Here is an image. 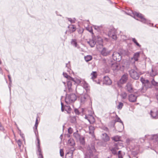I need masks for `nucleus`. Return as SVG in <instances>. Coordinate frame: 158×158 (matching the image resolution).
I'll return each mask as SVG.
<instances>
[{"label":"nucleus","mask_w":158,"mask_h":158,"mask_svg":"<svg viewBox=\"0 0 158 158\" xmlns=\"http://www.w3.org/2000/svg\"><path fill=\"white\" fill-rule=\"evenodd\" d=\"M70 122L72 123H75L76 122V119L75 116H72L70 117Z\"/></svg>","instance_id":"obj_32"},{"label":"nucleus","mask_w":158,"mask_h":158,"mask_svg":"<svg viewBox=\"0 0 158 158\" xmlns=\"http://www.w3.org/2000/svg\"><path fill=\"white\" fill-rule=\"evenodd\" d=\"M112 83L111 80L108 76L104 77L103 80V84L106 85H110Z\"/></svg>","instance_id":"obj_8"},{"label":"nucleus","mask_w":158,"mask_h":158,"mask_svg":"<svg viewBox=\"0 0 158 158\" xmlns=\"http://www.w3.org/2000/svg\"><path fill=\"white\" fill-rule=\"evenodd\" d=\"M60 156H64V152L63 149H60Z\"/></svg>","instance_id":"obj_45"},{"label":"nucleus","mask_w":158,"mask_h":158,"mask_svg":"<svg viewBox=\"0 0 158 158\" xmlns=\"http://www.w3.org/2000/svg\"><path fill=\"white\" fill-rule=\"evenodd\" d=\"M137 96L134 94H131L129 95L128 100L131 102H135L136 101Z\"/></svg>","instance_id":"obj_10"},{"label":"nucleus","mask_w":158,"mask_h":158,"mask_svg":"<svg viewBox=\"0 0 158 158\" xmlns=\"http://www.w3.org/2000/svg\"><path fill=\"white\" fill-rule=\"evenodd\" d=\"M97 74L96 72H93L91 73V76H92L91 78L93 79H95L97 77Z\"/></svg>","instance_id":"obj_34"},{"label":"nucleus","mask_w":158,"mask_h":158,"mask_svg":"<svg viewBox=\"0 0 158 158\" xmlns=\"http://www.w3.org/2000/svg\"><path fill=\"white\" fill-rule=\"evenodd\" d=\"M134 15L140 19V21L142 22L147 24H150L149 21L145 19L144 16L140 13L135 12L134 13Z\"/></svg>","instance_id":"obj_4"},{"label":"nucleus","mask_w":158,"mask_h":158,"mask_svg":"<svg viewBox=\"0 0 158 158\" xmlns=\"http://www.w3.org/2000/svg\"><path fill=\"white\" fill-rule=\"evenodd\" d=\"M38 116H37L36 118V122H35V127H36V128H37V127H38Z\"/></svg>","instance_id":"obj_49"},{"label":"nucleus","mask_w":158,"mask_h":158,"mask_svg":"<svg viewBox=\"0 0 158 158\" xmlns=\"http://www.w3.org/2000/svg\"><path fill=\"white\" fill-rule=\"evenodd\" d=\"M81 102L83 104L85 103H91V100L89 96L87 94H85L81 96Z\"/></svg>","instance_id":"obj_2"},{"label":"nucleus","mask_w":158,"mask_h":158,"mask_svg":"<svg viewBox=\"0 0 158 158\" xmlns=\"http://www.w3.org/2000/svg\"><path fill=\"white\" fill-rule=\"evenodd\" d=\"M17 143L18 144L19 146L20 147L22 143L21 141L20 140H18Z\"/></svg>","instance_id":"obj_51"},{"label":"nucleus","mask_w":158,"mask_h":158,"mask_svg":"<svg viewBox=\"0 0 158 158\" xmlns=\"http://www.w3.org/2000/svg\"><path fill=\"white\" fill-rule=\"evenodd\" d=\"M113 60L117 61H120L121 59V56L119 53L117 52H114L112 55Z\"/></svg>","instance_id":"obj_7"},{"label":"nucleus","mask_w":158,"mask_h":158,"mask_svg":"<svg viewBox=\"0 0 158 158\" xmlns=\"http://www.w3.org/2000/svg\"><path fill=\"white\" fill-rule=\"evenodd\" d=\"M140 54L139 52L135 53L133 57L131 58L132 60H134L135 61H137L138 60V58L139 57Z\"/></svg>","instance_id":"obj_20"},{"label":"nucleus","mask_w":158,"mask_h":158,"mask_svg":"<svg viewBox=\"0 0 158 158\" xmlns=\"http://www.w3.org/2000/svg\"><path fill=\"white\" fill-rule=\"evenodd\" d=\"M0 130L3 131H4V128L2 126L1 123H0Z\"/></svg>","instance_id":"obj_52"},{"label":"nucleus","mask_w":158,"mask_h":158,"mask_svg":"<svg viewBox=\"0 0 158 158\" xmlns=\"http://www.w3.org/2000/svg\"><path fill=\"white\" fill-rule=\"evenodd\" d=\"M123 106V103L121 102H119V104L117 106V108L118 109L121 110Z\"/></svg>","instance_id":"obj_40"},{"label":"nucleus","mask_w":158,"mask_h":158,"mask_svg":"<svg viewBox=\"0 0 158 158\" xmlns=\"http://www.w3.org/2000/svg\"><path fill=\"white\" fill-rule=\"evenodd\" d=\"M156 75V73L154 72L152 69V71L150 73V75L152 77H154Z\"/></svg>","instance_id":"obj_41"},{"label":"nucleus","mask_w":158,"mask_h":158,"mask_svg":"<svg viewBox=\"0 0 158 158\" xmlns=\"http://www.w3.org/2000/svg\"><path fill=\"white\" fill-rule=\"evenodd\" d=\"M118 158H123L122 154L118 155Z\"/></svg>","instance_id":"obj_58"},{"label":"nucleus","mask_w":158,"mask_h":158,"mask_svg":"<svg viewBox=\"0 0 158 158\" xmlns=\"http://www.w3.org/2000/svg\"><path fill=\"white\" fill-rule=\"evenodd\" d=\"M120 96L123 99H125L127 98V95L126 93L123 92L121 94Z\"/></svg>","instance_id":"obj_36"},{"label":"nucleus","mask_w":158,"mask_h":158,"mask_svg":"<svg viewBox=\"0 0 158 158\" xmlns=\"http://www.w3.org/2000/svg\"><path fill=\"white\" fill-rule=\"evenodd\" d=\"M65 158H73V153L68 152L66 154Z\"/></svg>","instance_id":"obj_33"},{"label":"nucleus","mask_w":158,"mask_h":158,"mask_svg":"<svg viewBox=\"0 0 158 158\" xmlns=\"http://www.w3.org/2000/svg\"><path fill=\"white\" fill-rule=\"evenodd\" d=\"M61 107H64V106L63 103L62 102H61Z\"/></svg>","instance_id":"obj_62"},{"label":"nucleus","mask_w":158,"mask_h":158,"mask_svg":"<svg viewBox=\"0 0 158 158\" xmlns=\"http://www.w3.org/2000/svg\"><path fill=\"white\" fill-rule=\"evenodd\" d=\"M82 84H83V87L85 89L86 92H88L89 91V86L88 84L85 81H83L82 82Z\"/></svg>","instance_id":"obj_21"},{"label":"nucleus","mask_w":158,"mask_h":158,"mask_svg":"<svg viewBox=\"0 0 158 158\" xmlns=\"http://www.w3.org/2000/svg\"><path fill=\"white\" fill-rule=\"evenodd\" d=\"M68 28L69 29V31L71 33L75 31L76 29V26L74 25H69Z\"/></svg>","instance_id":"obj_15"},{"label":"nucleus","mask_w":158,"mask_h":158,"mask_svg":"<svg viewBox=\"0 0 158 158\" xmlns=\"http://www.w3.org/2000/svg\"><path fill=\"white\" fill-rule=\"evenodd\" d=\"M143 84H144L145 89L143 87L141 90V93H144L146 92L147 88H151V87L150 83L148 80H145Z\"/></svg>","instance_id":"obj_6"},{"label":"nucleus","mask_w":158,"mask_h":158,"mask_svg":"<svg viewBox=\"0 0 158 158\" xmlns=\"http://www.w3.org/2000/svg\"><path fill=\"white\" fill-rule=\"evenodd\" d=\"M96 40V41L95 42L96 44H98L102 46L103 41L102 39L100 37L98 36Z\"/></svg>","instance_id":"obj_18"},{"label":"nucleus","mask_w":158,"mask_h":158,"mask_svg":"<svg viewBox=\"0 0 158 158\" xmlns=\"http://www.w3.org/2000/svg\"><path fill=\"white\" fill-rule=\"evenodd\" d=\"M37 140L38 144L37 145V154H38L42 153V152L40 146V140L39 139L38 137L37 138Z\"/></svg>","instance_id":"obj_17"},{"label":"nucleus","mask_w":158,"mask_h":158,"mask_svg":"<svg viewBox=\"0 0 158 158\" xmlns=\"http://www.w3.org/2000/svg\"><path fill=\"white\" fill-rule=\"evenodd\" d=\"M87 153L89 155V156L86 155L85 158H87V156L90 157L93 156L94 154L96 152V150L95 149L94 145L93 144H91L88 148Z\"/></svg>","instance_id":"obj_3"},{"label":"nucleus","mask_w":158,"mask_h":158,"mask_svg":"<svg viewBox=\"0 0 158 158\" xmlns=\"http://www.w3.org/2000/svg\"><path fill=\"white\" fill-rule=\"evenodd\" d=\"M71 80H72L73 82H75V83L78 84L80 83L81 82V81L80 80L77 79H74L73 78V79H71Z\"/></svg>","instance_id":"obj_37"},{"label":"nucleus","mask_w":158,"mask_h":158,"mask_svg":"<svg viewBox=\"0 0 158 158\" xmlns=\"http://www.w3.org/2000/svg\"><path fill=\"white\" fill-rule=\"evenodd\" d=\"M151 115L153 118H158V112L154 113L151 111Z\"/></svg>","instance_id":"obj_25"},{"label":"nucleus","mask_w":158,"mask_h":158,"mask_svg":"<svg viewBox=\"0 0 158 158\" xmlns=\"http://www.w3.org/2000/svg\"><path fill=\"white\" fill-rule=\"evenodd\" d=\"M38 158H43V156L42 153L37 154Z\"/></svg>","instance_id":"obj_53"},{"label":"nucleus","mask_w":158,"mask_h":158,"mask_svg":"<svg viewBox=\"0 0 158 158\" xmlns=\"http://www.w3.org/2000/svg\"><path fill=\"white\" fill-rule=\"evenodd\" d=\"M132 41L135 44L139 47H141V45H140L137 42L136 39L135 38H132Z\"/></svg>","instance_id":"obj_35"},{"label":"nucleus","mask_w":158,"mask_h":158,"mask_svg":"<svg viewBox=\"0 0 158 158\" xmlns=\"http://www.w3.org/2000/svg\"><path fill=\"white\" fill-rule=\"evenodd\" d=\"M152 139L156 141H158V136L156 135H154L152 137Z\"/></svg>","instance_id":"obj_42"},{"label":"nucleus","mask_w":158,"mask_h":158,"mask_svg":"<svg viewBox=\"0 0 158 158\" xmlns=\"http://www.w3.org/2000/svg\"><path fill=\"white\" fill-rule=\"evenodd\" d=\"M116 116L117 117L115 120V122H119L120 123H122V124H123V123L121 120V119H120V118L119 117H118L117 115H116Z\"/></svg>","instance_id":"obj_43"},{"label":"nucleus","mask_w":158,"mask_h":158,"mask_svg":"<svg viewBox=\"0 0 158 158\" xmlns=\"http://www.w3.org/2000/svg\"><path fill=\"white\" fill-rule=\"evenodd\" d=\"M110 51L108 50L107 49L104 48L101 51V54L103 56H106L110 55Z\"/></svg>","instance_id":"obj_9"},{"label":"nucleus","mask_w":158,"mask_h":158,"mask_svg":"<svg viewBox=\"0 0 158 158\" xmlns=\"http://www.w3.org/2000/svg\"><path fill=\"white\" fill-rule=\"evenodd\" d=\"M156 97L157 100H158V92L156 94Z\"/></svg>","instance_id":"obj_64"},{"label":"nucleus","mask_w":158,"mask_h":158,"mask_svg":"<svg viewBox=\"0 0 158 158\" xmlns=\"http://www.w3.org/2000/svg\"><path fill=\"white\" fill-rule=\"evenodd\" d=\"M152 84L156 86H158V82H156L155 81L154 79H152L151 81Z\"/></svg>","instance_id":"obj_39"},{"label":"nucleus","mask_w":158,"mask_h":158,"mask_svg":"<svg viewBox=\"0 0 158 158\" xmlns=\"http://www.w3.org/2000/svg\"><path fill=\"white\" fill-rule=\"evenodd\" d=\"M74 112L76 114L79 115L80 114L78 110L77 109H74Z\"/></svg>","instance_id":"obj_50"},{"label":"nucleus","mask_w":158,"mask_h":158,"mask_svg":"<svg viewBox=\"0 0 158 158\" xmlns=\"http://www.w3.org/2000/svg\"><path fill=\"white\" fill-rule=\"evenodd\" d=\"M37 128L35 127L34 128V132L36 136H37V135H38V132Z\"/></svg>","instance_id":"obj_47"},{"label":"nucleus","mask_w":158,"mask_h":158,"mask_svg":"<svg viewBox=\"0 0 158 158\" xmlns=\"http://www.w3.org/2000/svg\"><path fill=\"white\" fill-rule=\"evenodd\" d=\"M84 59L85 61L88 62L92 59V57L90 55H87V56L84 57Z\"/></svg>","instance_id":"obj_26"},{"label":"nucleus","mask_w":158,"mask_h":158,"mask_svg":"<svg viewBox=\"0 0 158 158\" xmlns=\"http://www.w3.org/2000/svg\"><path fill=\"white\" fill-rule=\"evenodd\" d=\"M94 129V127L92 126H91L89 127V130L90 131V130H91V131H90L89 132L90 133H94V131H93Z\"/></svg>","instance_id":"obj_48"},{"label":"nucleus","mask_w":158,"mask_h":158,"mask_svg":"<svg viewBox=\"0 0 158 158\" xmlns=\"http://www.w3.org/2000/svg\"><path fill=\"white\" fill-rule=\"evenodd\" d=\"M63 75L68 80H71V79H73V78L70 77L67 74L65 73H63Z\"/></svg>","instance_id":"obj_31"},{"label":"nucleus","mask_w":158,"mask_h":158,"mask_svg":"<svg viewBox=\"0 0 158 158\" xmlns=\"http://www.w3.org/2000/svg\"><path fill=\"white\" fill-rule=\"evenodd\" d=\"M72 80H69L67 81V87L69 92L72 91Z\"/></svg>","instance_id":"obj_19"},{"label":"nucleus","mask_w":158,"mask_h":158,"mask_svg":"<svg viewBox=\"0 0 158 158\" xmlns=\"http://www.w3.org/2000/svg\"><path fill=\"white\" fill-rule=\"evenodd\" d=\"M129 73L131 77L135 80L138 79L139 77V73L134 69H131Z\"/></svg>","instance_id":"obj_5"},{"label":"nucleus","mask_w":158,"mask_h":158,"mask_svg":"<svg viewBox=\"0 0 158 158\" xmlns=\"http://www.w3.org/2000/svg\"><path fill=\"white\" fill-rule=\"evenodd\" d=\"M78 131L77 130L76 131L74 132L73 134V136L74 137L77 141H78V139H80L82 136L78 133Z\"/></svg>","instance_id":"obj_16"},{"label":"nucleus","mask_w":158,"mask_h":158,"mask_svg":"<svg viewBox=\"0 0 158 158\" xmlns=\"http://www.w3.org/2000/svg\"><path fill=\"white\" fill-rule=\"evenodd\" d=\"M145 80L143 77H141L140 78V81L143 84L144 82L145 81Z\"/></svg>","instance_id":"obj_54"},{"label":"nucleus","mask_w":158,"mask_h":158,"mask_svg":"<svg viewBox=\"0 0 158 158\" xmlns=\"http://www.w3.org/2000/svg\"><path fill=\"white\" fill-rule=\"evenodd\" d=\"M85 118L86 119H88V120L89 122H90V119H89L88 118V117H86V116L85 117Z\"/></svg>","instance_id":"obj_61"},{"label":"nucleus","mask_w":158,"mask_h":158,"mask_svg":"<svg viewBox=\"0 0 158 158\" xmlns=\"http://www.w3.org/2000/svg\"><path fill=\"white\" fill-rule=\"evenodd\" d=\"M68 20L71 23H75V19H72L71 18H68Z\"/></svg>","instance_id":"obj_44"},{"label":"nucleus","mask_w":158,"mask_h":158,"mask_svg":"<svg viewBox=\"0 0 158 158\" xmlns=\"http://www.w3.org/2000/svg\"><path fill=\"white\" fill-rule=\"evenodd\" d=\"M121 151H119L118 152V155H119V154H121Z\"/></svg>","instance_id":"obj_60"},{"label":"nucleus","mask_w":158,"mask_h":158,"mask_svg":"<svg viewBox=\"0 0 158 158\" xmlns=\"http://www.w3.org/2000/svg\"><path fill=\"white\" fill-rule=\"evenodd\" d=\"M101 27H99L98 26H95L94 27V28L95 29L99 30L100 29V28H101Z\"/></svg>","instance_id":"obj_55"},{"label":"nucleus","mask_w":158,"mask_h":158,"mask_svg":"<svg viewBox=\"0 0 158 158\" xmlns=\"http://www.w3.org/2000/svg\"><path fill=\"white\" fill-rule=\"evenodd\" d=\"M127 89L129 92L132 91V87L131 84L130 83H128L127 85Z\"/></svg>","instance_id":"obj_24"},{"label":"nucleus","mask_w":158,"mask_h":158,"mask_svg":"<svg viewBox=\"0 0 158 158\" xmlns=\"http://www.w3.org/2000/svg\"><path fill=\"white\" fill-rule=\"evenodd\" d=\"M70 67V64H66V67H67L68 69H69Z\"/></svg>","instance_id":"obj_56"},{"label":"nucleus","mask_w":158,"mask_h":158,"mask_svg":"<svg viewBox=\"0 0 158 158\" xmlns=\"http://www.w3.org/2000/svg\"><path fill=\"white\" fill-rule=\"evenodd\" d=\"M77 98V96L74 94H67L65 98V102L67 104H70L74 102Z\"/></svg>","instance_id":"obj_1"},{"label":"nucleus","mask_w":158,"mask_h":158,"mask_svg":"<svg viewBox=\"0 0 158 158\" xmlns=\"http://www.w3.org/2000/svg\"><path fill=\"white\" fill-rule=\"evenodd\" d=\"M128 76L127 74H124L119 80V83L123 84L125 83L127 80Z\"/></svg>","instance_id":"obj_12"},{"label":"nucleus","mask_w":158,"mask_h":158,"mask_svg":"<svg viewBox=\"0 0 158 158\" xmlns=\"http://www.w3.org/2000/svg\"><path fill=\"white\" fill-rule=\"evenodd\" d=\"M71 44L73 45L75 47H77V48H79L78 45L77 44V40L76 39H72L71 42Z\"/></svg>","instance_id":"obj_22"},{"label":"nucleus","mask_w":158,"mask_h":158,"mask_svg":"<svg viewBox=\"0 0 158 158\" xmlns=\"http://www.w3.org/2000/svg\"><path fill=\"white\" fill-rule=\"evenodd\" d=\"M0 73H2V69L0 67Z\"/></svg>","instance_id":"obj_63"},{"label":"nucleus","mask_w":158,"mask_h":158,"mask_svg":"<svg viewBox=\"0 0 158 158\" xmlns=\"http://www.w3.org/2000/svg\"><path fill=\"white\" fill-rule=\"evenodd\" d=\"M117 149L115 148H112L111 150V151L112 152V153L114 155H116L117 154Z\"/></svg>","instance_id":"obj_38"},{"label":"nucleus","mask_w":158,"mask_h":158,"mask_svg":"<svg viewBox=\"0 0 158 158\" xmlns=\"http://www.w3.org/2000/svg\"><path fill=\"white\" fill-rule=\"evenodd\" d=\"M71 108L69 106H64V110L66 111L69 114L71 112Z\"/></svg>","instance_id":"obj_27"},{"label":"nucleus","mask_w":158,"mask_h":158,"mask_svg":"<svg viewBox=\"0 0 158 158\" xmlns=\"http://www.w3.org/2000/svg\"><path fill=\"white\" fill-rule=\"evenodd\" d=\"M108 36L114 40H115L117 39V36L114 30H111L109 31L108 32Z\"/></svg>","instance_id":"obj_11"},{"label":"nucleus","mask_w":158,"mask_h":158,"mask_svg":"<svg viewBox=\"0 0 158 158\" xmlns=\"http://www.w3.org/2000/svg\"><path fill=\"white\" fill-rule=\"evenodd\" d=\"M68 133L70 134H71L73 132V129L71 127H70L68 129Z\"/></svg>","instance_id":"obj_46"},{"label":"nucleus","mask_w":158,"mask_h":158,"mask_svg":"<svg viewBox=\"0 0 158 158\" xmlns=\"http://www.w3.org/2000/svg\"><path fill=\"white\" fill-rule=\"evenodd\" d=\"M102 140L105 142L108 141L110 139V138L109 136L106 133L102 134Z\"/></svg>","instance_id":"obj_13"},{"label":"nucleus","mask_w":158,"mask_h":158,"mask_svg":"<svg viewBox=\"0 0 158 158\" xmlns=\"http://www.w3.org/2000/svg\"><path fill=\"white\" fill-rule=\"evenodd\" d=\"M68 143L71 146H73L75 144V142L73 139L70 138L68 141Z\"/></svg>","instance_id":"obj_30"},{"label":"nucleus","mask_w":158,"mask_h":158,"mask_svg":"<svg viewBox=\"0 0 158 158\" xmlns=\"http://www.w3.org/2000/svg\"><path fill=\"white\" fill-rule=\"evenodd\" d=\"M109 64L108 65L109 67H111L112 68V69L113 70H114L116 69L118 67V66L116 63H110L111 62V61L108 60V61Z\"/></svg>","instance_id":"obj_14"},{"label":"nucleus","mask_w":158,"mask_h":158,"mask_svg":"<svg viewBox=\"0 0 158 158\" xmlns=\"http://www.w3.org/2000/svg\"><path fill=\"white\" fill-rule=\"evenodd\" d=\"M81 138L80 139H78V141H79L81 144L84 145L85 144V138L82 136Z\"/></svg>","instance_id":"obj_28"},{"label":"nucleus","mask_w":158,"mask_h":158,"mask_svg":"<svg viewBox=\"0 0 158 158\" xmlns=\"http://www.w3.org/2000/svg\"><path fill=\"white\" fill-rule=\"evenodd\" d=\"M113 140H114L115 142L118 141L120 140V136L116 135L112 138Z\"/></svg>","instance_id":"obj_29"},{"label":"nucleus","mask_w":158,"mask_h":158,"mask_svg":"<svg viewBox=\"0 0 158 158\" xmlns=\"http://www.w3.org/2000/svg\"><path fill=\"white\" fill-rule=\"evenodd\" d=\"M8 78L9 80V81H10V82H11V77L10 76V75H8Z\"/></svg>","instance_id":"obj_57"},{"label":"nucleus","mask_w":158,"mask_h":158,"mask_svg":"<svg viewBox=\"0 0 158 158\" xmlns=\"http://www.w3.org/2000/svg\"><path fill=\"white\" fill-rule=\"evenodd\" d=\"M61 110L62 112L64 111V106L61 107Z\"/></svg>","instance_id":"obj_59"},{"label":"nucleus","mask_w":158,"mask_h":158,"mask_svg":"<svg viewBox=\"0 0 158 158\" xmlns=\"http://www.w3.org/2000/svg\"><path fill=\"white\" fill-rule=\"evenodd\" d=\"M87 43L91 47H94L96 44L93 40H90L89 41H87Z\"/></svg>","instance_id":"obj_23"}]
</instances>
